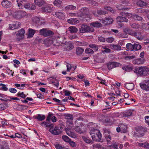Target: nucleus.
<instances>
[{"instance_id": "41", "label": "nucleus", "mask_w": 149, "mask_h": 149, "mask_svg": "<svg viewBox=\"0 0 149 149\" xmlns=\"http://www.w3.org/2000/svg\"><path fill=\"white\" fill-rule=\"evenodd\" d=\"M133 46L134 50H138L141 48V46L140 45L137 44H134Z\"/></svg>"}, {"instance_id": "60", "label": "nucleus", "mask_w": 149, "mask_h": 149, "mask_svg": "<svg viewBox=\"0 0 149 149\" xmlns=\"http://www.w3.org/2000/svg\"><path fill=\"white\" fill-rule=\"evenodd\" d=\"M67 71L68 72H69L70 71V70H72V69L73 67L70 64H68L67 65Z\"/></svg>"}, {"instance_id": "55", "label": "nucleus", "mask_w": 149, "mask_h": 149, "mask_svg": "<svg viewBox=\"0 0 149 149\" xmlns=\"http://www.w3.org/2000/svg\"><path fill=\"white\" fill-rule=\"evenodd\" d=\"M133 18L134 19L138 20H141L142 19V17L136 15H135L133 16Z\"/></svg>"}, {"instance_id": "40", "label": "nucleus", "mask_w": 149, "mask_h": 149, "mask_svg": "<svg viewBox=\"0 0 149 149\" xmlns=\"http://www.w3.org/2000/svg\"><path fill=\"white\" fill-rule=\"evenodd\" d=\"M6 96L4 95H2L0 94V100L1 101H4L7 102L8 101H11V100H9L7 99L6 97Z\"/></svg>"}, {"instance_id": "43", "label": "nucleus", "mask_w": 149, "mask_h": 149, "mask_svg": "<svg viewBox=\"0 0 149 149\" xmlns=\"http://www.w3.org/2000/svg\"><path fill=\"white\" fill-rule=\"evenodd\" d=\"M89 47L92 48L93 50L96 51H97L98 49V46L97 45L92 44H90L89 45Z\"/></svg>"}, {"instance_id": "5", "label": "nucleus", "mask_w": 149, "mask_h": 149, "mask_svg": "<svg viewBox=\"0 0 149 149\" xmlns=\"http://www.w3.org/2000/svg\"><path fill=\"white\" fill-rule=\"evenodd\" d=\"M26 15L25 11L19 10L15 11L13 14V16L15 18L18 19L23 18Z\"/></svg>"}, {"instance_id": "21", "label": "nucleus", "mask_w": 149, "mask_h": 149, "mask_svg": "<svg viewBox=\"0 0 149 149\" xmlns=\"http://www.w3.org/2000/svg\"><path fill=\"white\" fill-rule=\"evenodd\" d=\"M67 134L70 136L74 138H76L77 135L74 132H71L68 129H65Z\"/></svg>"}, {"instance_id": "61", "label": "nucleus", "mask_w": 149, "mask_h": 149, "mask_svg": "<svg viewBox=\"0 0 149 149\" xmlns=\"http://www.w3.org/2000/svg\"><path fill=\"white\" fill-rule=\"evenodd\" d=\"M103 52L106 53H110L111 52V50L108 48H106L105 47H103Z\"/></svg>"}, {"instance_id": "20", "label": "nucleus", "mask_w": 149, "mask_h": 149, "mask_svg": "<svg viewBox=\"0 0 149 149\" xmlns=\"http://www.w3.org/2000/svg\"><path fill=\"white\" fill-rule=\"evenodd\" d=\"M135 35L134 37L139 40H141L144 38V36L140 31L136 32Z\"/></svg>"}, {"instance_id": "24", "label": "nucleus", "mask_w": 149, "mask_h": 149, "mask_svg": "<svg viewBox=\"0 0 149 149\" xmlns=\"http://www.w3.org/2000/svg\"><path fill=\"white\" fill-rule=\"evenodd\" d=\"M68 23L72 24H75L79 23V21L76 18H71L68 19Z\"/></svg>"}, {"instance_id": "45", "label": "nucleus", "mask_w": 149, "mask_h": 149, "mask_svg": "<svg viewBox=\"0 0 149 149\" xmlns=\"http://www.w3.org/2000/svg\"><path fill=\"white\" fill-rule=\"evenodd\" d=\"M126 48L131 51L134 50L133 45L131 43H128L126 45Z\"/></svg>"}, {"instance_id": "58", "label": "nucleus", "mask_w": 149, "mask_h": 149, "mask_svg": "<svg viewBox=\"0 0 149 149\" xmlns=\"http://www.w3.org/2000/svg\"><path fill=\"white\" fill-rule=\"evenodd\" d=\"M6 108L5 104V103L0 104V111L3 110Z\"/></svg>"}, {"instance_id": "50", "label": "nucleus", "mask_w": 149, "mask_h": 149, "mask_svg": "<svg viewBox=\"0 0 149 149\" xmlns=\"http://www.w3.org/2000/svg\"><path fill=\"white\" fill-rule=\"evenodd\" d=\"M17 95L24 99L26 96V95L23 92H19L17 94Z\"/></svg>"}, {"instance_id": "29", "label": "nucleus", "mask_w": 149, "mask_h": 149, "mask_svg": "<svg viewBox=\"0 0 149 149\" xmlns=\"http://www.w3.org/2000/svg\"><path fill=\"white\" fill-rule=\"evenodd\" d=\"M90 25L93 27L97 28L101 27L102 26V24L97 21L91 23Z\"/></svg>"}, {"instance_id": "53", "label": "nucleus", "mask_w": 149, "mask_h": 149, "mask_svg": "<svg viewBox=\"0 0 149 149\" xmlns=\"http://www.w3.org/2000/svg\"><path fill=\"white\" fill-rule=\"evenodd\" d=\"M97 13L99 15H104L106 13V12L104 10H97Z\"/></svg>"}, {"instance_id": "27", "label": "nucleus", "mask_w": 149, "mask_h": 149, "mask_svg": "<svg viewBox=\"0 0 149 149\" xmlns=\"http://www.w3.org/2000/svg\"><path fill=\"white\" fill-rule=\"evenodd\" d=\"M111 47L114 51H119L121 49V47L118 45H111Z\"/></svg>"}, {"instance_id": "38", "label": "nucleus", "mask_w": 149, "mask_h": 149, "mask_svg": "<svg viewBox=\"0 0 149 149\" xmlns=\"http://www.w3.org/2000/svg\"><path fill=\"white\" fill-rule=\"evenodd\" d=\"M65 119L67 120L66 121H73V117L72 115L70 114H67L65 116Z\"/></svg>"}, {"instance_id": "2", "label": "nucleus", "mask_w": 149, "mask_h": 149, "mask_svg": "<svg viewBox=\"0 0 149 149\" xmlns=\"http://www.w3.org/2000/svg\"><path fill=\"white\" fill-rule=\"evenodd\" d=\"M90 130V134L92 139L96 141H100L102 135L100 131L93 127L91 128Z\"/></svg>"}, {"instance_id": "13", "label": "nucleus", "mask_w": 149, "mask_h": 149, "mask_svg": "<svg viewBox=\"0 0 149 149\" xmlns=\"http://www.w3.org/2000/svg\"><path fill=\"white\" fill-rule=\"evenodd\" d=\"M102 23L105 25H108L112 24L113 20V18L111 17L106 18L105 19L101 20Z\"/></svg>"}, {"instance_id": "7", "label": "nucleus", "mask_w": 149, "mask_h": 149, "mask_svg": "<svg viewBox=\"0 0 149 149\" xmlns=\"http://www.w3.org/2000/svg\"><path fill=\"white\" fill-rule=\"evenodd\" d=\"M107 66L108 69L111 70L115 68L121 66V64L116 62H109L107 63Z\"/></svg>"}, {"instance_id": "11", "label": "nucleus", "mask_w": 149, "mask_h": 149, "mask_svg": "<svg viewBox=\"0 0 149 149\" xmlns=\"http://www.w3.org/2000/svg\"><path fill=\"white\" fill-rule=\"evenodd\" d=\"M1 4L3 7L6 8H8L11 7L12 3L8 0H3L1 2Z\"/></svg>"}, {"instance_id": "3", "label": "nucleus", "mask_w": 149, "mask_h": 149, "mask_svg": "<svg viewBox=\"0 0 149 149\" xmlns=\"http://www.w3.org/2000/svg\"><path fill=\"white\" fill-rule=\"evenodd\" d=\"M134 72L141 76H146L149 75V68L146 67H139L135 68Z\"/></svg>"}, {"instance_id": "32", "label": "nucleus", "mask_w": 149, "mask_h": 149, "mask_svg": "<svg viewBox=\"0 0 149 149\" xmlns=\"http://www.w3.org/2000/svg\"><path fill=\"white\" fill-rule=\"evenodd\" d=\"M68 29L70 31V33H75L77 32L78 29H77L73 26H71L68 28Z\"/></svg>"}, {"instance_id": "63", "label": "nucleus", "mask_w": 149, "mask_h": 149, "mask_svg": "<svg viewBox=\"0 0 149 149\" xmlns=\"http://www.w3.org/2000/svg\"><path fill=\"white\" fill-rule=\"evenodd\" d=\"M30 4L29 3H26L25 4H24L23 7H24L25 8L29 9L30 8Z\"/></svg>"}, {"instance_id": "49", "label": "nucleus", "mask_w": 149, "mask_h": 149, "mask_svg": "<svg viewBox=\"0 0 149 149\" xmlns=\"http://www.w3.org/2000/svg\"><path fill=\"white\" fill-rule=\"evenodd\" d=\"M136 57L135 55L132 56H127L125 57V58L126 60H130L131 59L134 58Z\"/></svg>"}, {"instance_id": "26", "label": "nucleus", "mask_w": 149, "mask_h": 149, "mask_svg": "<svg viewBox=\"0 0 149 149\" xmlns=\"http://www.w3.org/2000/svg\"><path fill=\"white\" fill-rule=\"evenodd\" d=\"M33 118L39 121H42L45 118V115L40 114H38L37 116H33Z\"/></svg>"}, {"instance_id": "10", "label": "nucleus", "mask_w": 149, "mask_h": 149, "mask_svg": "<svg viewBox=\"0 0 149 149\" xmlns=\"http://www.w3.org/2000/svg\"><path fill=\"white\" fill-rule=\"evenodd\" d=\"M53 6L51 4H48L42 7L41 9L44 12L50 13L52 10Z\"/></svg>"}, {"instance_id": "56", "label": "nucleus", "mask_w": 149, "mask_h": 149, "mask_svg": "<svg viewBox=\"0 0 149 149\" xmlns=\"http://www.w3.org/2000/svg\"><path fill=\"white\" fill-rule=\"evenodd\" d=\"M131 30L128 28H126L124 29L123 31L127 35L128 34H129Z\"/></svg>"}, {"instance_id": "44", "label": "nucleus", "mask_w": 149, "mask_h": 149, "mask_svg": "<svg viewBox=\"0 0 149 149\" xmlns=\"http://www.w3.org/2000/svg\"><path fill=\"white\" fill-rule=\"evenodd\" d=\"M76 6L72 5H68L65 8V9L66 10H74L76 8Z\"/></svg>"}, {"instance_id": "25", "label": "nucleus", "mask_w": 149, "mask_h": 149, "mask_svg": "<svg viewBox=\"0 0 149 149\" xmlns=\"http://www.w3.org/2000/svg\"><path fill=\"white\" fill-rule=\"evenodd\" d=\"M35 4L38 6L40 7L45 3L44 0H34Z\"/></svg>"}, {"instance_id": "48", "label": "nucleus", "mask_w": 149, "mask_h": 149, "mask_svg": "<svg viewBox=\"0 0 149 149\" xmlns=\"http://www.w3.org/2000/svg\"><path fill=\"white\" fill-rule=\"evenodd\" d=\"M131 27L134 29H138L140 27V25L138 24L133 23L130 24Z\"/></svg>"}, {"instance_id": "15", "label": "nucleus", "mask_w": 149, "mask_h": 149, "mask_svg": "<svg viewBox=\"0 0 149 149\" xmlns=\"http://www.w3.org/2000/svg\"><path fill=\"white\" fill-rule=\"evenodd\" d=\"M145 61V60L144 58H138L133 60L132 63L134 64L139 65L143 64Z\"/></svg>"}, {"instance_id": "36", "label": "nucleus", "mask_w": 149, "mask_h": 149, "mask_svg": "<svg viewBox=\"0 0 149 149\" xmlns=\"http://www.w3.org/2000/svg\"><path fill=\"white\" fill-rule=\"evenodd\" d=\"M120 15L126 17L128 18H131L132 16V14L127 13L121 12L120 13Z\"/></svg>"}, {"instance_id": "17", "label": "nucleus", "mask_w": 149, "mask_h": 149, "mask_svg": "<svg viewBox=\"0 0 149 149\" xmlns=\"http://www.w3.org/2000/svg\"><path fill=\"white\" fill-rule=\"evenodd\" d=\"M137 146L140 147L145 148L147 149H149V143L147 142L143 143L137 142L136 143Z\"/></svg>"}, {"instance_id": "57", "label": "nucleus", "mask_w": 149, "mask_h": 149, "mask_svg": "<svg viewBox=\"0 0 149 149\" xmlns=\"http://www.w3.org/2000/svg\"><path fill=\"white\" fill-rule=\"evenodd\" d=\"M89 3L94 6H97L98 3L92 0H90L88 1Z\"/></svg>"}, {"instance_id": "19", "label": "nucleus", "mask_w": 149, "mask_h": 149, "mask_svg": "<svg viewBox=\"0 0 149 149\" xmlns=\"http://www.w3.org/2000/svg\"><path fill=\"white\" fill-rule=\"evenodd\" d=\"M134 2L140 7H142L147 5V4L141 0H134Z\"/></svg>"}, {"instance_id": "12", "label": "nucleus", "mask_w": 149, "mask_h": 149, "mask_svg": "<svg viewBox=\"0 0 149 149\" xmlns=\"http://www.w3.org/2000/svg\"><path fill=\"white\" fill-rule=\"evenodd\" d=\"M89 12V9L86 7L81 8L79 10V13H81L80 14L81 17H84L87 15Z\"/></svg>"}, {"instance_id": "4", "label": "nucleus", "mask_w": 149, "mask_h": 149, "mask_svg": "<svg viewBox=\"0 0 149 149\" xmlns=\"http://www.w3.org/2000/svg\"><path fill=\"white\" fill-rule=\"evenodd\" d=\"M94 31V29L85 24H82L79 29V31L81 33H90L93 32Z\"/></svg>"}, {"instance_id": "14", "label": "nucleus", "mask_w": 149, "mask_h": 149, "mask_svg": "<svg viewBox=\"0 0 149 149\" xmlns=\"http://www.w3.org/2000/svg\"><path fill=\"white\" fill-rule=\"evenodd\" d=\"M140 86L142 89L149 91V80L145 81V84H140Z\"/></svg>"}, {"instance_id": "23", "label": "nucleus", "mask_w": 149, "mask_h": 149, "mask_svg": "<svg viewBox=\"0 0 149 149\" xmlns=\"http://www.w3.org/2000/svg\"><path fill=\"white\" fill-rule=\"evenodd\" d=\"M136 11L137 13H143L144 14H147L149 13L148 10L142 8L137 9Z\"/></svg>"}, {"instance_id": "1", "label": "nucleus", "mask_w": 149, "mask_h": 149, "mask_svg": "<svg viewBox=\"0 0 149 149\" xmlns=\"http://www.w3.org/2000/svg\"><path fill=\"white\" fill-rule=\"evenodd\" d=\"M41 125L42 127H45L46 128H49V131L53 134L57 135L62 132L61 130L59 129L58 126H56L54 128L53 124H50L45 121L42 122Z\"/></svg>"}, {"instance_id": "52", "label": "nucleus", "mask_w": 149, "mask_h": 149, "mask_svg": "<svg viewBox=\"0 0 149 149\" xmlns=\"http://www.w3.org/2000/svg\"><path fill=\"white\" fill-rule=\"evenodd\" d=\"M83 139L85 142L87 143H93V141L88 138L84 137L83 138Z\"/></svg>"}, {"instance_id": "16", "label": "nucleus", "mask_w": 149, "mask_h": 149, "mask_svg": "<svg viewBox=\"0 0 149 149\" xmlns=\"http://www.w3.org/2000/svg\"><path fill=\"white\" fill-rule=\"evenodd\" d=\"M20 26V24L18 22H16L14 24H10L9 25V28L11 30H14L17 29Z\"/></svg>"}, {"instance_id": "64", "label": "nucleus", "mask_w": 149, "mask_h": 149, "mask_svg": "<svg viewBox=\"0 0 149 149\" xmlns=\"http://www.w3.org/2000/svg\"><path fill=\"white\" fill-rule=\"evenodd\" d=\"M146 123L149 125V116H146L145 117Z\"/></svg>"}, {"instance_id": "54", "label": "nucleus", "mask_w": 149, "mask_h": 149, "mask_svg": "<svg viewBox=\"0 0 149 149\" xmlns=\"http://www.w3.org/2000/svg\"><path fill=\"white\" fill-rule=\"evenodd\" d=\"M114 39V38L111 37L107 38L106 41L109 43H111L113 41Z\"/></svg>"}, {"instance_id": "22", "label": "nucleus", "mask_w": 149, "mask_h": 149, "mask_svg": "<svg viewBox=\"0 0 149 149\" xmlns=\"http://www.w3.org/2000/svg\"><path fill=\"white\" fill-rule=\"evenodd\" d=\"M116 20L117 22H127L128 21V20L125 17L120 16H118L117 17Z\"/></svg>"}, {"instance_id": "31", "label": "nucleus", "mask_w": 149, "mask_h": 149, "mask_svg": "<svg viewBox=\"0 0 149 149\" xmlns=\"http://www.w3.org/2000/svg\"><path fill=\"white\" fill-rule=\"evenodd\" d=\"M74 130L79 134L83 133V131L82 129L81 126H76L74 128Z\"/></svg>"}, {"instance_id": "35", "label": "nucleus", "mask_w": 149, "mask_h": 149, "mask_svg": "<svg viewBox=\"0 0 149 149\" xmlns=\"http://www.w3.org/2000/svg\"><path fill=\"white\" fill-rule=\"evenodd\" d=\"M84 51L83 48L80 47H77L76 50V52L77 55H79L81 54Z\"/></svg>"}, {"instance_id": "51", "label": "nucleus", "mask_w": 149, "mask_h": 149, "mask_svg": "<svg viewBox=\"0 0 149 149\" xmlns=\"http://www.w3.org/2000/svg\"><path fill=\"white\" fill-rule=\"evenodd\" d=\"M62 138L66 142H69L70 140V139L66 136L63 135L62 136Z\"/></svg>"}, {"instance_id": "18", "label": "nucleus", "mask_w": 149, "mask_h": 149, "mask_svg": "<svg viewBox=\"0 0 149 149\" xmlns=\"http://www.w3.org/2000/svg\"><path fill=\"white\" fill-rule=\"evenodd\" d=\"M55 15L56 17L60 19H63L65 18V15L64 13L61 12H56Z\"/></svg>"}, {"instance_id": "8", "label": "nucleus", "mask_w": 149, "mask_h": 149, "mask_svg": "<svg viewBox=\"0 0 149 149\" xmlns=\"http://www.w3.org/2000/svg\"><path fill=\"white\" fill-rule=\"evenodd\" d=\"M25 31L23 29H21L18 31V33H17L16 35L17 36L16 40L19 41L20 40L22 39L24 37Z\"/></svg>"}, {"instance_id": "33", "label": "nucleus", "mask_w": 149, "mask_h": 149, "mask_svg": "<svg viewBox=\"0 0 149 149\" xmlns=\"http://www.w3.org/2000/svg\"><path fill=\"white\" fill-rule=\"evenodd\" d=\"M66 123L67 124V127L68 128L67 129L70 130V129H72L73 125V121H66Z\"/></svg>"}, {"instance_id": "47", "label": "nucleus", "mask_w": 149, "mask_h": 149, "mask_svg": "<svg viewBox=\"0 0 149 149\" xmlns=\"http://www.w3.org/2000/svg\"><path fill=\"white\" fill-rule=\"evenodd\" d=\"M85 52L86 54H93L94 53V52L92 49L90 48H87L85 50Z\"/></svg>"}, {"instance_id": "9", "label": "nucleus", "mask_w": 149, "mask_h": 149, "mask_svg": "<svg viewBox=\"0 0 149 149\" xmlns=\"http://www.w3.org/2000/svg\"><path fill=\"white\" fill-rule=\"evenodd\" d=\"M148 129L144 127H139L137 130V132L140 134L139 136H142L144 135V133L148 132Z\"/></svg>"}, {"instance_id": "62", "label": "nucleus", "mask_w": 149, "mask_h": 149, "mask_svg": "<svg viewBox=\"0 0 149 149\" xmlns=\"http://www.w3.org/2000/svg\"><path fill=\"white\" fill-rule=\"evenodd\" d=\"M54 146L56 149H62L63 147L62 146L59 144H54Z\"/></svg>"}, {"instance_id": "46", "label": "nucleus", "mask_w": 149, "mask_h": 149, "mask_svg": "<svg viewBox=\"0 0 149 149\" xmlns=\"http://www.w3.org/2000/svg\"><path fill=\"white\" fill-rule=\"evenodd\" d=\"M132 112L131 110H129L127 111L125 113L123 114V117H128L132 115Z\"/></svg>"}, {"instance_id": "59", "label": "nucleus", "mask_w": 149, "mask_h": 149, "mask_svg": "<svg viewBox=\"0 0 149 149\" xmlns=\"http://www.w3.org/2000/svg\"><path fill=\"white\" fill-rule=\"evenodd\" d=\"M122 6H122V5H119L118 6L117 8L119 10H125L128 9V8H123L122 7Z\"/></svg>"}, {"instance_id": "39", "label": "nucleus", "mask_w": 149, "mask_h": 149, "mask_svg": "<svg viewBox=\"0 0 149 149\" xmlns=\"http://www.w3.org/2000/svg\"><path fill=\"white\" fill-rule=\"evenodd\" d=\"M62 1V0H55L53 3L54 4L58 7H60Z\"/></svg>"}, {"instance_id": "42", "label": "nucleus", "mask_w": 149, "mask_h": 149, "mask_svg": "<svg viewBox=\"0 0 149 149\" xmlns=\"http://www.w3.org/2000/svg\"><path fill=\"white\" fill-rule=\"evenodd\" d=\"M118 36L119 38H127L128 35L125 33H118Z\"/></svg>"}, {"instance_id": "6", "label": "nucleus", "mask_w": 149, "mask_h": 149, "mask_svg": "<svg viewBox=\"0 0 149 149\" xmlns=\"http://www.w3.org/2000/svg\"><path fill=\"white\" fill-rule=\"evenodd\" d=\"M39 33L43 36L44 37L49 36L54 34V33L49 30L47 29H42L39 30Z\"/></svg>"}, {"instance_id": "37", "label": "nucleus", "mask_w": 149, "mask_h": 149, "mask_svg": "<svg viewBox=\"0 0 149 149\" xmlns=\"http://www.w3.org/2000/svg\"><path fill=\"white\" fill-rule=\"evenodd\" d=\"M27 0H17V4L18 6L19 9L22 8L23 7V2L22 1H26Z\"/></svg>"}, {"instance_id": "34", "label": "nucleus", "mask_w": 149, "mask_h": 149, "mask_svg": "<svg viewBox=\"0 0 149 149\" xmlns=\"http://www.w3.org/2000/svg\"><path fill=\"white\" fill-rule=\"evenodd\" d=\"M120 126L121 129V132L123 133H126L127 128V125L123 124H121Z\"/></svg>"}, {"instance_id": "30", "label": "nucleus", "mask_w": 149, "mask_h": 149, "mask_svg": "<svg viewBox=\"0 0 149 149\" xmlns=\"http://www.w3.org/2000/svg\"><path fill=\"white\" fill-rule=\"evenodd\" d=\"M36 31L35 30L29 29L28 30V37L29 38H31L33 37V35L35 33Z\"/></svg>"}, {"instance_id": "28", "label": "nucleus", "mask_w": 149, "mask_h": 149, "mask_svg": "<svg viewBox=\"0 0 149 149\" xmlns=\"http://www.w3.org/2000/svg\"><path fill=\"white\" fill-rule=\"evenodd\" d=\"M125 87L127 89L130 90H133L134 87V85L132 83H127L125 84Z\"/></svg>"}]
</instances>
